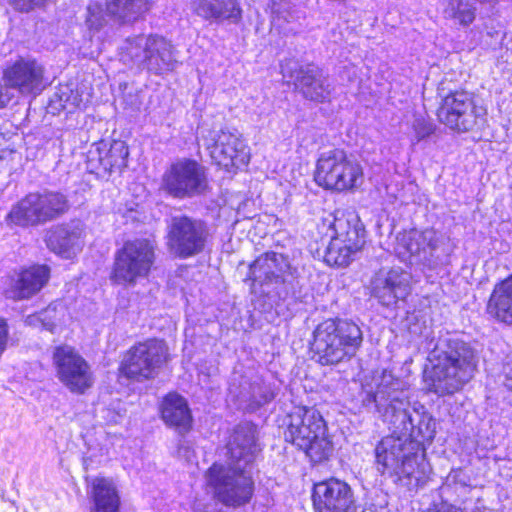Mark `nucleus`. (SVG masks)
Wrapping results in <instances>:
<instances>
[{
    "label": "nucleus",
    "instance_id": "10",
    "mask_svg": "<svg viewBox=\"0 0 512 512\" xmlns=\"http://www.w3.org/2000/svg\"><path fill=\"white\" fill-rule=\"evenodd\" d=\"M68 210L66 195L58 191L44 190L26 195L13 206L7 220L18 226L37 225L54 220Z\"/></svg>",
    "mask_w": 512,
    "mask_h": 512
},
{
    "label": "nucleus",
    "instance_id": "45",
    "mask_svg": "<svg viewBox=\"0 0 512 512\" xmlns=\"http://www.w3.org/2000/svg\"><path fill=\"white\" fill-rule=\"evenodd\" d=\"M10 102V97L4 94L0 88V108L5 107Z\"/></svg>",
    "mask_w": 512,
    "mask_h": 512
},
{
    "label": "nucleus",
    "instance_id": "39",
    "mask_svg": "<svg viewBox=\"0 0 512 512\" xmlns=\"http://www.w3.org/2000/svg\"><path fill=\"white\" fill-rule=\"evenodd\" d=\"M428 512H459L455 507L449 505H441L439 508L430 510ZM470 512H495L494 510L486 507L482 501L477 500L474 507Z\"/></svg>",
    "mask_w": 512,
    "mask_h": 512
},
{
    "label": "nucleus",
    "instance_id": "37",
    "mask_svg": "<svg viewBox=\"0 0 512 512\" xmlns=\"http://www.w3.org/2000/svg\"><path fill=\"white\" fill-rule=\"evenodd\" d=\"M413 130L416 140L421 141L433 133L434 127L428 120L424 118H416L413 122Z\"/></svg>",
    "mask_w": 512,
    "mask_h": 512
},
{
    "label": "nucleus",
    "instance_id": "23",
    "mask_svg": "<svg viewBox=\"0 0 512 512\" xmlns=\"http://www.w3.org/2000/svg\"><path fill=\"white\" fill-rule=\"evenodd\" d=\"M48 248L65 259L76 256L84 246V225L79 220L53 227L47 235Z\"/></svg>",
    "mask_w": 512,
    "mask_h": 512
},
{
    "label": "nucleus",
    "instance_id": "25",
    "mask_svg": "<svg viewBox=\"0 0 512 512\" xmlns=\"http://www.w3.org/2000/svg\"><path fill=\"white\" fill-rule=\"evenodd\" d=\"M129 155L124 141L114 140L110 144L100 142L88 153V163L92 169H102L104 172L121 171L127 166Z\"/></svg>",
    "mask_w": 512,
    "mask_h": 512
},
{
    "label": "nucleus",
    "instance_id": "1",
    "mask_svg": "<svg viewBox=\"0 0 512 512\" xmlns=\"http://www.w3.org/2000/svg\"><path fill=\"white\" fill-rule=\"evenodd\" d=\"M258 451L256 427L248 422L235 427L227 444V462L214 463L205 474L207 486L223 504L242 506L251 500L252 463Z\"/></svg>",
    "mask_w": 512,
    "mask_h": 512
},
{
    "label": "nucleus",
    "instance_id": "9",
    "mask_svg": "<svg viewBox=\"0 0 512 512\" xmlns=\"http://www.w3.org/2000/svg\"><path fill=\"white\" fill-rule=\"evenodd\" d=\"M155 248L148 239L125 242L115 253L111 280L118 285H135L148 277L156 258Z\"/></svg>",
    "mask_w": 512,
    "mask_h": 512
},
{
    "label": "nucleus",
    "instance_id": "2",
    "mask_svg": "<svg viewBox=\"0 0 512 512\" xmlns=\"http://www.w3.org/2000/svg\"><path fill=\"white\" fill-rule=\"evenodd\" d=\"M374 380L375 390L364 389L363 406L380 413L394 433L407 435L421 444L424 441L431 442L436 434V422L423 405H414L409 410L404 382L386 370Z\"/></svg>",
    "mask_w": 512,
    "mask_h": 512
},
{
    "label": "nucleus",
    "instance_id": "38",
    "mask_svg": "<svg viewBox=\"0 0 512 512\" xmlns=\"http://www.w3.org/2000/svg\"><path fill=\"white\" fill-rule=\"evenodd\" d=\"M46 1L47 0H7L12 7L21 12H28Z\"/></svg>",
    "mask_w": 512,
    "mask_h": 512
},
{
    "label": "nucleus",
    "instance_id": "30",
    "mask_svg": "<svg viewBox=\"0 0 512 512\" xmlns=\"http://www.w3.org/2000/svg\"><path fill=\"white\" fill-rule=\"evenodd\" d=\"M384 437L376 446V462L382 466V473H389L394 476L395 468L399 467V455L401 454L402 434Z\"/></svg>",
    "mask_w": 512,
    "mask_h": 512
},
{
    "label": "nucleus",
    "instance_id": "46",
    "mask_svg": "<svg viewBox=\"0 0 512 512\" xmlns=\"http://www.w3.org/2000/svg\"><path fill=\"white\" fill-rule=\"evenodd\" d=\"M4 142H5V137L0 134V147L3 146ZM2 152H3V149L0 148V158L2 157Z\"/></svg>",
    "mask_w": 512,
    "mask_h": 512
},
{
    "label": "nucleus",
    "instance_id": "34",
    "mask_svg": "<svg viewBox=\"0 0 512 512\" xmlns=\"http://www.w3.org/2000/svg\"><path fill=\"white\" fill-rule=\"evenodd\" d=\"M106 24V16L98 3L87 7L86 26L90 31L97 32Z\"/></svg>",
    "mask_w": 512,
    "mask_h": 512
},
{
    "label": "nucleus",
    "instance_id": "43",
    "mask_svg": "<svg viewBox=\"0 0 512 512\" xmlns=\"http://www.w3.org/2000/svg\"><path fill=\"white\" fill-rule=\"evenodd\" d=\"M194 512H219V511L216 509V503H214V502L202 503L201 501H198L195 503Z\"/></svg>",
    "mask_w": 512,
    "mask_h": 512
},
{
    "label": "nucleus",
    "instance_id": "24",
    "mask_svg": "<svg viewBox=\"0 0 512 512\" xmlns=\"http://www.w3.org/2000/svg\"><path fill=\"white\" fill-rule=\"evenodd\" d=\"M295 86L305 98L316 102L329 101L332 95V85L328 77L315 65L300 67L294 77Z\"/></svg>",
    "mask_w": 512,
    "mask_h": 512
},
{
    "label": "nucleus",
    "instance_id": "8",
    "mask_svg": "<svg viewBox=\"0 0 512 512\" xmlns=\"http://www.w3.org/2000/svg\"><path fill=\"white\" fill-rule=\"evenodd\" d=\"M314 178L319 186L342 192L361 186L364 172L361 163L353 155L342 149H332L320 154Z\"/></svg>",
    "mask_w": 512,
    "mask_h": 512
},
{
    "label": "nucleus",
    "instance_id": "32",
    "mask_svg": "<svg viewBox=\"0 0 512 512\" xmlns=\"http://www.w3.org/2000/svg\"><path fill=\"white\" fill-rule=\"evenodd\" d=\"M109 14L122 22L137 20L149 10L148 0H107Z\"/></svg>",
    "mask_w": 512,
    "mask_h": 512
},
{
    "label": "nucleus",
    "instance_id": "14",
    "mask_svg": "<svg viewBox=\"0 0 512 512\" xmlns=\"http://www.w3.org/2000/svg\"><path fill=\"white\" fill-rule=\"evenodd\" d=\"M45 68L32 58H23L7 64L1 73L2 90L5 89L10 98L18 96H36L45 87Z\"/></svg>",
    "mask_w": 512,
    "mask_h": 512
},
{
    "label": "nucleus",
    "instance_id": "18",
    "mask_svg": "<svg viewBox=\"0 0 512 512\" xmlns=\"http://www.w3.org/2000/svg\"><path fill=\"white\" fill-rule=\"evenodd\" d=\"M329 229L331 239L324 260L330 266L345 267L352 261L353 255L362 248L364 240L360 237L358 229L352 227L344 218H335Z\"/></svg>",
    "mask_w": 512,
    "mask_h": 512
},
{
    "label": "nucleus",
    "instance_id": "5",
    "mask_svg": "<svg viewBox=\"0 0 512 512\" xmlns=\"http://www.w3.org/2000/svg\"><path fill=\"white\" fill-rule=\"evenodd\" d=\"M362 341L363 334L356 323L327 319L315 328L311 350L321 365H337L353 358Z\"/></svg>",
    "mask_w": 512,
    "mask_h": 512
},
{
    "label": "nucleus",
    "instance_id": "47",
    "mask_svg": "<svg viewBox=\"0 0 512 512\" xmlns=\"http://www.w3.org/2000/svg\"><path fill=\"white\" fill-rule=\"evenodd\" d=\"M273 2V5H281L282 3H287L289 0H271Z\"/></svg>",
    "mask_w": 512,
    "mask_h": 512
},
{
    "label": "nucleus",
    "instance_id": "22",
    "mask_svg": "<svg viewBox=\"0 0 512 512\" xmlns=\"http://www.w3.org/2000/svg\"><path fill=\"white\" fill-rule=\"evenodd\" d=\"M297 269L294 268L288 258L276 252L261 254L249 266V279L263 285H281L294 278Z\"/></svg>",
    "mask_w": 512,
    "mask_h": 512
},
{
    "label": "nucleus",
    "instance_id": "19",
    "mask_svg": "<svg viewBox=\"0 0 512 512\" xmlns=\"http://www.w3.org/2000/svg\"><path fill=\"white\" fill-rule=\"evenodd\" d=\"M206 231L200 221L186 216L172 218L168 245L180 258H188L200 253L205 245Z\"/></svg>",
    "mask_w": 512,
    "mask_h": 512
},
{
    "label": "nucleus",
    "instance_id": "29",
    "mask_svg": "<svg viewBox=\"0 0 512 512\" xmlns=\"http://www.w3.org/2000/svg\"><path fill=\"white\" fill-rule=\"evenodd\" d=\"M162 418L166 424L187 431L191 425V413L186 400L176 394H168L161 405Z\"/></svg>",
    "mask_w": 512,
    "mask_h": 512
},
{
    "label": "nucleus",
    "instance_id": "7",
    "mask_svg": "<svg viewBox=\"0 0 512 512\" xmlns=\"http://www.w3.org/2000/svg\"><path fill=\"white\" fill-rule=\"evenodd\" d=\"M448 241L433 228L412 229L397 235L394 250L402 262L435 269L448 262L451 253Z\"/></svg>",
    "mask_w": 512,
    "mask_h": 512
},
{
    "label": "nucleus",
    "instance_id": "31",
    "mask_svg": "<svg viewBox=\"0 0 512 512\" xmlns=\"http://www.w3.org/2000/svg\"><path fill=\"white\" fill-rule=\"evenodd\" d=\"M91 487L95 512H119L120 498L112 480L95 478Z\"/></svg>",
    "mask_w": 512,
    "mask_h": 512
},
{
    "label": "nucleus",
    "instance_id": "42",
    "mask_svg": "<svg viewBox=\"0 0 512 512\" xmlns=\"http://www.w3.org/2000/svg\"><path fill=\"white\" fill-rule=\"evenodd\" d=\"M503 374L505 376V386L512 391V359L504 364Z\"/></svg>",
    "mask_w": 512,
    "mask_h": 512
},
{
    "label": "nucleus",
    "instance_id": "27",
    "mask_svg": "<svg viewBox=\"0 0 512 512\" xmlns=\"http://www.w3.org/2000/svg\"><path fill=\"white\" fill-rule=\"evenodd\" d=\"M188 6L195 15L209 22H235L241 18L237 0H188Z\"/></svg>",
    "mask_w": 512,
    "mask_h": 512
},
{
    "label": "nucleus",
    "instance_id": "36",
    "mask_svg": "<svg viewBox=\"0 0 512 512\" xmlns=\"http://www.w3.org/2000/svg\"><path fill=\"white\" fill-rule=\"evenodd\" d=\"M274 393L269 386L261 383H255L252 386L251 400L256 406H262L269 403L274 398Z\"/></svg>",
    "mask_w": 512,
    "mask_h": 512
},
{
    "label": "nucleus",
    "instance_id": "11",
    "mask_svg": "<svg viewBox=\"0 0 512 512\" xmlns=\"http://www.w3.org/2000/svg\"><path fill=\"white\" fill-rule=\"evenodd\" d=\"M208 188L206 168L192 159H179L163 173L159 190L174 199L192 198Z\"/></svg>",
    "mask_w": 512,
    "mask_h": 512
},
{
    "label": "nucleus",
    "instance_id": "3",
    "mask_svg": "<svg viewBox=\"0 0 512 512\" xmlns=\"http://www.w3.org/2000/svg\"><path fill=\"white\" fill-rule=\"evenodd\" d=\"M430 390L444 396L462 389L475 374L478 357L473 347L454 337H441L430 351Z\"/></svg>",
    "mask_w": 512,
    "mask_h": 512
},
{
    "label": "nucleus",
    "instance_id": "21",
    "mask_svg": "<svg viewBox=\"0 0 512 512\" xmlns=\"http://www.w3.org/2000/svg\"><path fill=\"white\" fill-rule=\"evenodd\" d=\"M411 275L400 267L381 268L373 276L371 294L383 306H393L410 292Z\"/></svg>",
    "mask_w": 512,
    "mask_h": 512
},
{
    "label": "nucleus",
    "instance_id": "35",
    "mask_svg": "<svg viewBox=\"0 0 512 512\" xmlns=\"http://www.w3.org/2000/svg\"><path fill=\"white\" fill-rule=\"evenodd\" d=\"M59 306L62 308L61 304H51L45 310L41 311L38 316L43 327L51 332H53L61 322L57 311Z\"/></svg>",
    "mask_w": 512,
    "mask_h": 512
},
{
    "label": "nucleus",
    "instance_id": "40",
    "mask_svg": "<svg viewBox=\"0 0 512 512\" xmlns=\"http://www.w3.org/2000/svg\"><path fill=\"white\" fill-rule=\"evenodd\" d=\"M69 102L67 104H61V108L72 112L76 108L81 107L82 99L77 91L71 89L69 94Z\"/></svg>",
    "mask_w": 512,
    "mask_h": 512
},
{
    "label": "nucleus",
    "instance_id": "16",
    "mask_svg": "<svg viewBox=\"0 0 512 512\" xmlns=\"http://www.w3.org/2000/svg\"><path fill=\"white\" fill-rule=\"evenodd\" d=\"M53 364L57 378L70 392L83 394L93 386L91 367L75 348L68 345L56 347Z\"/></svg>",
    "mask_w": 512,
    "mask_h": 512
},
{
    "label": "nucleus",
    "instance_id": "33",
    "mask_svg": "<svg viewBox=\"0 0 512 512\" xmlns=\"http://www.w3.org/2000/svg\"><path fill=\"white\" fill-rule=\"evenodd\" d=\"M442 13L445 19L466 27L475 20L476 8L469 0H443Z\"/></svg>",
    "mask_w": 512,
    "mask_h": 512
},
{
    "label": "nucleus",
    "instance_id": "26",
    "mask_svg": "<svg viewBox=\"0 0 512 512\" xmlns=\"http://www.w3.org/2000/svg\"><path fill=\"white\" fill-rule=\"evenodd\" d=\"M49 276L50 270L46 265H34L24 269L11 280L5 295L13 300L27 299L41 290Z\"/></svg>",
    "mask_w": 512,
    "mask_h": 512
},
{
    "label": "nucleus",
    "instance_id": "17",
    "mask_svg": "<svg viewBox=\"0 0 512 512\" xmlns=\"http://www.w3.org/2000/svg\"><path fill=\"white\" fill-rule=\"evenodd\" d=\"M402 444L399 467L394 472L395 482L409 491H416L426 484L431 467L423 444L407 435H402Z\"/></svg>",
    "mask_w": 512,
    "mask_h": 512
},
{
    "label": "nucleus",
    "instance_id": "48",
    "mask_svg": "<svg viewBox=\"0 0 512 512\" xmlns=\"http://www.w3.org/2000/svg\"><path fill=\"white\" fill-rule=\"evenodd\" d=\"M459 473L460 471H453L451 474H449V478H453V480H456V477Z\"/></svg>",
    "mask_w": 512,
    "mask_h": 512
},
{
    "label": "nucleus",
    "instance_id": "13",
    "mask_svg": "<svg viewBox=\"0 0 512 512\" xmlns=\"http://www.w3.org/2000/svg\"><path fill=\"white\" fill-rule=\"evenodd\" d=\"M201 139L212 160L227 171L248 165L250 148L236 130H211L207 134L202 131Z\"/></svg>",
    "mask_w": 512,
    "mask_h": 512
},
{
    "label": "nucleus",
    "instance_id": "20",
    "mask_svg": "<svg viewBox=\"0 0 512 512\" xmlns=\"http://www.w3.org/2000/svg\"><path fill=\"white\" fill-rule=\"evenodd\" d=\"M312 499L315 512H354L358 508L350 485L334 477L316 483Z\"/></svg>",
    "mask_w": 512,
    "mask_h": 512
},
{
    "label": "nucleus",
    "instance_id": "15",
    "mask_svg": "<svg viewBox=\"0 0 512 512\" xmlns=\"http://www.w3.org/2000/svg\"><path fill=\"white\" fill-rule=\"evenodd\" d=\"M485 115V108L476 105L473 97L464 91L445 96L437 113L440 122L458 132L473 130L484 121Z\"/></svg>",
    "mask_w": 512,
    "mask_h": 512
},
{
    "label": "nucleus",
    "instance_id": "4",
    "mask_svg": "<svg viewBox=\"0 0 512 512\" xmlns=\"http://www.w3.org/2000/svg\"><path fill=\"white\" fill-rule=\"evenodd\" d=\"M285 441L290 442L315 463L327 460L334 445L326 421L313 407H295L286 417Z\"/></svg>",
    "mask_w": 512,
    "mask_h": 512
},
{
    "label": "nucleus",
    "instance_id": "41",
    "mask_svg": "<svg viewBox=\"0 0 512 512\" xmlns=\"http://www.w3.org/2000/svg\"><path fill=\"white\" fill-rule=\"evenodd\" d=\"M8 335V325L4 319L0 318V356L7 348Z\"/></svg>",
    "mask_w": 512,
    "mask_h": 512
},
{
    "label": "nucleus",
    "instance_id": "6",
    "mask_svg": "<svg viewBox=\"0 0 512 512\" xmlns=\"http://www.w3.org/2000/svg\"><path fill=\"white\" fill-rule=\"evenodd\" d=\"M121 60L162 75L177 65V51L170 40L158 34H139L125 39L120 48Z\"/></svg>",
    "mask_w": 512,
    "mask_h": 512
},
{
    "label": "nucleus",
    "instance_id": "28",
    "mask_svg": "<svg viewBox=\"0 0 512 512\" xmlns=\"http://www.w3.org/2000/svg\"><path fill=\"white\" fill-rule=\"evenodd\" d=\"M487 312L497 321L512 325V274L495 285Z\"/></svg>",
    "mask_w": 512,
    "mask_h": 512
},
{
    "label": "nucleus",
    "instance_id": "44",
    "mask_svg": "<svg viewBox=\"0 0 512 512\" xmlns=\"http://www.w3.org/2000/svg\"><path fill=\"white\" fill-rule=\"evenodd\" d=\"M71 88L69 86H62L59 88L58 92L55 94V96L58 98L60 105L61 104H67L69 102V94H70Z\"/></svg>",
    "mask_w": 512,
    "mask_h": 512
},
{
    "label": "nucleus",
    "instance_id": "12",
    "mask_svg": "<svg viewBox=\"0 0 512 512\" xmlns=\"http://www.w3.org/2000/svg\"><path fill=\"white\" fill-rule=\"evenodd\" d=\"M168 348L164 341L148 339L132 346L125 354L120 375L137 382L153 378L167 361Z\"/></svg>",
    "mask_w": 512,
    "mask_h": 512
}]
</instances>
